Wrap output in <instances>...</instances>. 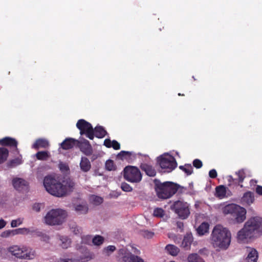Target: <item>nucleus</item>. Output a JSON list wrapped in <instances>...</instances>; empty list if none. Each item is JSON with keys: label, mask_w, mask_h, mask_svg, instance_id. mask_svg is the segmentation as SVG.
Returning a JSON list of instances; mask_svg holds the SVG:
<instances>
[{"label": "nucleus", "mask_w": 262, "mask_h": 262, "mask_svg": "<svg viewBox=\"0 0 262 262\" xmlns=\"http://www.w3.org/2000/svg\"><path fill=\"white\" fill-rule=\"evenodd\" d=\"M30 232V230L28 228H18L16 229L12 230V235H15L17 234H28Z\"/></svg>", "instance_id": "obj_36"}, {"label": "nucleus", "mask_w": 262, "mask_h": 262, "mask_svg": "<svg viewBox=\"0 0 262 262\" xmlns=\"http://www.w3.org/2000/svg\"><path fill=\"white\" fill-rule=\"evenodd\" d=\"M153 214L156 217H162L164 215V210L161 208H157L154 210Z\"/></svg>", "instance_id": "obj_41"}, {"label": "nucleus", "mask_w": 262, "mask_h": 262, "mask_svg": "<svg viewBox=\"0 0 262 262\" xmlns=\"http://www.w3.org/2000/svg\"><path fill=\"white\" fill-rule=\"evenodd\" d=\"M7 251L12 256L19 259H33L34 255V253L27 252L26 248H21L17 245H13L7 249Z\"/></svg>", "instance_id": "obj_8"}, {"label": "nucleus", "mask_w": 262, "mask_h": 262, "mask_svg": "<svg viewBox=\"0 0 262 262\" xmlns=\"http://www.w3.org/2000/svg\"><path fill=\"white\" fill-rule=\"evenodd\" d=\"M255 192L259 195H262V186L257 185L255 188Z\"/></svg>", "instance_id": "obj_55"}, {"label": "nucleus", "mask_w": 262, "mask_h": 262, "mask_svg": "<svg viewBox=\"0 0 262 262\" xmlns=\"http://www.w3.org/2000/svg\"><path fill=\"white\" fill-rule=\"evenodd\" d=\"M0 144L2 146L14 147L16 151L18 152L17 148L18 142L14 138L9 137H5L0 140Z\"/></svg>", "instance_id": "obj_13"}, {"label": "nucleus", "mask_w": 262, "mask_h": 262, "mask_svg": "<svg viewBox=\"0 0 262 262\" xmlns=\"http://www.w3.org/2000/svg\"><path fill=\"white\" fill-rule=\"evenodd\" d=\"M112 147H113L115 150H119L120 149V144L116 140H114L112 141Z\"/></svg>", "instance_id": "obj_51"}, {"label": "nucleus", "mask_w": 262, "mask_h": 262, "mask_svg": "<svg viewBox=\"0 0 262 262\" xmlns=\"http://www.w3.org/2000/svg\"><path fill=\"white\" fill-rule=\"evenodd\" d=\"M43 186L51 194L62 197L73 191L75 183L70 178H64L60 182L52 176H46L43 180Z\"/></svg>", "instance_id": "obj_1"}, {"label": "nucleus", "mask_w": 262, "mask_h": 262, "mask_svg": "<svg viewBox=\"0 0 262 262\" xmlns=\"http://www.w3.org/2000/svg\"><path fill=\"white\" fill-rule=\"evenodd\" d=\"M165 250L171 255L176 256L180 252V249L173 245L169 244L165 247Z\"/></svg>", "instance_id": "obj_27"}, {"label": "nucleus", "mask_w": 262, "mask_h": 262, "mask_svg": "<svg viewBox=\"0 0 262 262\" xmlns=\"http://www.w3.org/2000/svg\"><path fill=\"white\" fill-rule=\"evenodd\" d=\"M78 140L73 138H66L61 144L60 147L63 149L68 150L72 148L76 143Z\"/></svg>", "instance_id": "obj_16"}, {"label": "nucleus", "mask_w": 262, "mask_h": 262, "mask_svg": "<svg viewBox=\"0 0 262 262\" xmlns=\"http://www.w3.org/2000/svg\"><path fill=\"white\" fill-rule=\"evenodd\" d=\"M104 237L101 235H97L92 238V243L94 245L100 246L104 242Z\"/></svg>", "instance_id": "obj_35"}, {"label": "nucleus", "mask_w": 262, "mask_h": 262, "mask_svg": "<svg viewBox=\"0 0 262 262\" xmlns=\"http://www.w3.org/2000/svg\"><path fill=\"white\" fill-rule=\"evenodd\" d=\"M171 209L182 219H187L190 214L188 204L182 201L174 202Z\"/></svg>", "instance_id": "obj_7"}, {"label": "nucleus", "mask_w": 262, "mask_h": 262, "mask_svg": "<svg viewBox=\"0 0 262 262\" xmlns=\"http://www.w3.org/2000/svg\"><path fill=\"white\" fill-rule=\"evenodd\" d=\"M258 258V253L256 250L252 249L249 253L245 260L246 262H256Z\"/></svg>", "instance_id": "obj_26"}, {"label": "nucleus", "mask_w": 262, "mask_h": 262, "mask_svg": "<svg viewBox=\"0 0 262 262\" xmlns=\"http://www.w3.org/2000/svg\"><path fill=\"white\" fill-rule=\"evenodd\" d=\"M193 165L194 167H195L196 168H200L203 166V163L202 161L198 159H196L193 160Z\"/></svg>", "instance_id": "obj_48"}, {"label": "nucleus", "mask_w": 262, "mask_h": 262, "mask_svg": "<svg viewBox=\"0 0 262 262\" xmlns=\"http://www.w3.org/2000/svg\"><path fill=\"white\" fill-rule=\"evenodd\" d=\"M116 250V247L113 245H110L106 247H105L103 249V252L106 253L107 255H110V254L113 252H114Z\"/></svg>", "instance_id": "obj_46"}, {"label": "nucleus", "mask_w": 262, "mask_h": 262, "mask_svg": "<svg viewBox=\"0 0 262 262\" xmlns=\"http://www.w3.org/2000/svg\"><path fill=\"white\" fill-rule=\"evenodd\" d=\"M187 259L188 262H205L204 259L196 253L189 254Z\"/></svg>", "instance_id": "obj_32"}, {"label": "nucleus", "mask_w": 262, "mask_h": 262, "mask_svg": "<svg viewBox=\"0 0 262 262\" xmlns=\"http://www.w3.org/2000/svg\"><path fill=\"white\" fill-rule=\"evenodd\" d=\"M158 162L161 168L167 172L172 171L177 166L175 159L170 156H161L158 158Z\"/></svg>", "instance_id": "obj_9"}, {"label": "nucleus", "mask_w": 262, "mask_h": 262, "mask_svg": "<svg viewBox=\"0 0 262 262\" xmlns=\"http://www.w3.org/2000/svg\"><path fill=\"white\" fill-rule=\"evenodd\" d=\"M94 136L98 138H103L107 134L106 131L101 126H97L94 128Z\"/></svg>", "instance_id": "obj_25"}, {"label": "nucleus", "mask_w": 262, "mask_h": 262, "mask_svg": "<svg viewBox=\"0 0 262 262\" xmlns=\"http://www.w3.org/2000/svg\"><path fill=\"white\" fill-rule=\"evenodd\" d=\"M60 241L62 242L61 246L62 248L67 249L70 246L71 242L67 237H61L60 238Z\"/></svg>", "instance_id": "obj_40"}, {"label": "nucleus", "mask_w": 262, "mask_h": 262, "mask_svg": "<svg viewBox=\"0 0 262 262\" xmlns=\"http://www.w3.org/2000/svg\"><path fill=\"white\" fill-rule=\"evenodd\" d=\"M257 183V180L252 179L250 181V185H255Z\"/></svg>", "instance_id": "obj_59"}, {"label": "nucleus", "mask_w": 262, "mask_h": 262, "mask_svg": "<svg viewBox=\"0 0 262 262\" xmlns=\"http://www.w3.org/2000/svg\"><path fill=\"white\" fill-rule=\"evenodd\" d=\"M236 174L238 177V183H242L246 178V173L244 169H241L237 172H236Z\"/></svg>", "instance_id": "obj_37"}, {"label": "nucleus", "mask_w": 262, "mask_h": 262, "mask_svg": "<svg viewBox=\"0 0 262 262\" xmlns=\"http://www.w3.org/2000/svg\"><path fill=\"white\" fill-rule=\"evenodd\" d=\"M112 141L109 139H106L104 141V145L107 148L112 147Z\"/></svg>", "instance_id": "obj_53"}, {"label": "nucleus", "mask_w": 262, "mask_h": 262, "mask_svg": "<svg viewBox=\"0 0 262 262\" xmlns=\"http://www.w3.org/2000/svg\"><path fill=\"white\" fill-rule=\"evenodd\" d=\"M155 190L157 196L160 199H167L171 197L178 190L180 186L172 182L161 183L155 180Z\"/></svg>", "instance_id": "obj_4"}, {"label": "nucleus", "mask_w": 262, "mask_h": 262, "mask_svg": "<svg viewBox=\"0 0 262 262\" xmlns=\"http://www.w3.org/2000/svg\"><path fill=\"white\" fill-rule=\"evenodd\" d=\"M246 211L244 208L239 207V209H237V212L235 213L234 216H235V220L237 223L243 222L246 219Z\"/></svg>", "instance_id": "obj_20"}, {"label": "nucleus", "mask_w": 262, "mask_h": 262, "mask_svg": "<svg viewBox=\"0 0 262 262\" xmlns=\"http://www.w3.org/2000/svg\"><path fill=\"white\" fill-rule=\"evenodd\" d=\"M92 236L91 235H87L82 237V243L85 244H90L91 242H92Z\"/></svg>", "instance_id": "obj_45"}, {"label": "nucleus", "mask_w": 262, "mask_h": 262, "mask_svg": "<svg viewBox=\"0 0 262 262\" xmlns=\"http://www.w3.org/2000/svg\"><path fill=\"white\" fill-rule=\"evenodd\" d=\"M262 235V217L259 216L250 218L245 224L237 235L238 241L246 242Z\"/></svg>", "instance_id": "obj_2"}, {"label": "nucleus", "mask_w": 262, "mask_h": 262, "mask_svg": "<svg viewBox=\"0 0 262 262\" xmlns=\"http://www.w3.org/2000/svg\"><path fill=\"white\" fill-rule=\"evenodd\" d=\"M40 206H41V204L35 203L33 206V207H32L33 210L36 212H39V211H40Z\"/></svg>", "instance_id": "obj_54"}, {"label": "nucleus", "mask_w": 262, "mask_h": 262, "mask_svg": "<svg viewBox=\"0 0 262 262\" xmlns=\"http://www.w3.org/2000/svg\"><path fill=\"white\" fill-rule=\"evenodd\" d=\"M169 262H175V261H169Z\"/></svg>", "instance_id": "obj_61"}, {"label": "nucleus", "mask_w": 262, "mask_h": 262, "mask_svg": "<svg viewBox=\"0 0 262 262\" xmlns=\"http://www.w3.org/2000/svg\"><path fill=\"white\" fill-rule=\"evenodd\" d=\"M178 95H179V96H184V94H181V93H179V94H178Z\"/></svg>", "instance_id": "obj_60"}, {"label": "nucleus", "mask_w": 262, "mask_h": 262, "mask_svg": "<svg viewBox=\"0 0 262 262\" xmlns=\"http://www.w3.org/2000/svg\"><path fill=\"white\" fill-rule=\"evenodd\" d=\"M193 241L192 234L191 233H186L183 238L181 247L185 250H190Z\"/></svg>", "instance_id": "obj_15"}, {"label": "nucleus", "mask_w": 262, "mask_h": 262, "mask_svg": "<svg viewBox=\"0 0 262 262\" xmlns=\"http://www.w3.org/2000/svg\"><path fill=\"white\" fill-rule=\"evenodd\" d=\"M80 166L81 169L84 172L88 171L91 168V163L89 160L86 157L81 158Z\"/></svg>", "instance_id": "obj_23"}, {"label": "nucleus", "mask_w": 262, "mask_h": 262, "mask_svg": "<svg viewBox=\"0 0 262 262\" xmlns=\"http://www.w3.org/2000/svg\"><path fill=\"white\" fill-rule=\"evenodd\" d=\"M230 231L221 225H216L210 235V243L213 248L226 250L231 243Z\"/></svg>", "instance_id": "obj_3"}, {"label": "nucleus", "mask_w": 262, "mask_h": 262, "mask_svg": "<svg viewBox=\"0 0 262 262\" xmlns=\"http://www.w3.org/2000/svg\"><path fill=\"white\" fill-rule=\"evenodd\" d=\"M124 178L131 183H139L142 180V174L137 167L133 166H126L123 170Z\"/></svg>", "instance_id": "obj_6"}, {"label": "nucleus", "mask_w": 262, "mask_h": 262, "mask_svg": "<svg viewBox=\"0 0 262 262\" xmlns=\"http://www.w3.org/2000/svg\"><path fill=\"white\" fill-rule=\"evenodd\" d=\"M23 219L21 218H18L16 220H13L11 222V226L12 227H16L18 225H21L23 223Z\"/></svg>", "instance_id": "obj_43"}, {"label": "nucleus", "mask_w": 262, "mask_h": 262, "mask_svg": "<svg viewBox=\"0 0 262 262\" xmlns=\"http://www.w3.org/2000/svg\"><path fill=\"white\" fill-rule=\"evenodd\" d=\"M142 235L146 238L149 239L153 237L154 233L148 230H143L141 232Z\"/></svg>", "instance_id": "obj_44"}, {"label": "nucleus", "mask_w": 262, "mask_h": 262, "mask_svg": "<svg viewBox=\"0 0 262 262\" xmlns=\"http://www.w3.org/2000/svg\"><path fill=\"white\" fill-rule=\"evenodd\" d=\"M121 188L123 191L125 192H130L133 190L132 187L125 182H123L121 184Z\"/></svg>", "instance_id": "obj_42"}, {"label": "nucleus", "mask_w": 262, "mask_h": 262, "mask_svg": "<svg viewBox=\"0 0 262 262\" xmlns=\"http://www.w3.org/2000/svg\"><path fill=\"white\" fill-rule=\"evenodd\" d=\"M177 226L178 228L180 229L181 231H182L184 228V224L182 222H178L177 223Z\"/></svg>", "instance_id": "obj_57"}, {"label": "nucleus", "mask_w": 262, "mask_h": 262, "mask_svg": "<svg viewBox=\"0 0 262 262\" xmlns=\"http://www.w3.org/2000/svg\"><path fill=\"white\" fill-rule=\"evenodd\" d=\"M35 156L37 160L45 161L50 157V155L48 151H40L36 154Z\"/></svg>", "instance_id": "obj_29"}, {"label": "nucleus", "mask_w": 262, "mask_h": 262, "mask_svg": "<svg viewBox=\"0 0 262 262\" xmlns=\"http://www.w3.org/2000/svg\"><path fill=\"white\" fill-rule=\"evenodd\" d=\"M6 225V222L3 219L0 220V229L4 228Z\"/></svg>", "instance_id": "obj_58"}, {"label": "nucleus", "mask_w": 262, "mask_h": 262, "mask_svg": "<svg viewBox=\"0 0 262 262\" xmlns=\"http://www.w3.org/2000/svg\"><path fill=\"white\" fill-rule=\"evenodd\" d=\"M227 188L224 185H220L215 188V196L220 199L226 197Z\"/></svg>", "instance_id": "obj_22"}, {"label": "nucleus", "mask_w": 262, "mask_h": 262, "mask_svg": "<svg viewBox=\"0 0 262 262\" xmlns=\"http://www.w3.org/2000/svg\"><path fill=\"white\" fill-rule=\"evenodd\" d=\"M209 225L208 223H202L196 229V231L199 235H203L209 231Z\"/></svg>", "instance_id": "obj_24"}, {"label": "nucleus", "mask_w": 262, "mask_h": 262, "mask_svg": "<svg viewBox=\"0 0 262 262\" xmlns=\"http://www.w3.org/2000/svg\"><path fill=\"white\" fill-rule=\"evenodd\" d=\"M9 155L8 150L5 147H0V164L5 162Z\"/></svg>", "instance_id": "obj_30"}, {"label": "nucleus", "mask_w": 262, "mask_h": 262, "mask_svg": "<svg viewBox=\"0 0 262 262\" xmlns=\"http://www.w3.org/2000/svg\"><path fill=\"white\" fill-rule=\"evenodd\" d=\"M75 210L79 214H86L89 210L88 205L86 202H82L75 206Z\"/></svg>", "instance_id": "obj_21"}, {"label": "nucleus", "mask_w": 262, "mask_h": 262, "mask_svg": "<svg viewBox=\"0 0 262 262\" xmlns=\"http://www.w3.org/2000/svg\"><path fill=\"white\" fill-rule=\"evenodd\" d=\"M228 186L231 187L232 186H237L239 185L241 187H243V185L238 183L237 179H234L231 176L228 177Z\"/></svg>", "instance_id": "obj_34"}, {"label": "nucleus", "mask_w": 262, "mask_h": 262, "mask_svg": "<svg viewBox=\"0 0 262 262\" xmlns=\"http://www.w3.org/2000/svg\"><path fill=\"white\" fill-rule=\"evenodd\" d=\"M1 237L6 238L12 235V230H8L3 232L1 235Z\"/></svg>", "instance_id": "obj_49"}, {"label": "nucleus", "mask_w": 262, "mask_h": 262, "mask_svg": "<svg viewBox=\"0 0 262 262\" xmlns=\"http://www.w3.org/2000/svg\"><path fill=\"white\" fill-rule=\"evenodd\" d=\"M58 262H78L77 260L67 258V259H60Z\"/></svg>", "instance_id": "obj_56"}, {"label": "nucleus", "mask_w": 262, "mask_h": 262, "mask_svg": "<svg viewBox=\"0 0 262 262\" xmlns=\"http://www.w3.org/2000/svg\"><path fill=\"white\" fill-rule=\"evenodd\" d=\"M255 200L254 193L248 191L244 193L241 198V203L243 205L250 206L254 203Z\"/></svg>", "instance_id": "obj_14"}, {"label": "nucleus", "mask_w": 262, "mask_h": 262, "mask_svg": "<svg viewBox=\"0 0 262 262\" xmlns=\"http://www.w3.org/2000/svg\"><path fill=\"white\" fill-rule=\"evenodd\" d=\"M78 146L80 151L86 156H89L93 153V148L89 141L83 139L81 142L78 141Z\"/></svg>", "instance_id": "obj_11"}, {"label": "nucleus", "mask_w": 262, "mask_h": 262, "mask_svg": "<svg viewBox=\"0 0 262 262\" xmlns=\"http://www.w3.org/2000/svg\"><path fill=\"white\" fill-rule=\"evenodd\" d=\"M209 176L212 179H215L217 177V174L215 169H213L209 171Z\"/></svg>", "instance_id": "obj_52"}, {"label": "nucleus", "mask_w": 262, "mask_h": 262, "mask_svg": "<svg viewBox=\"0 0 262 262\" xmlns=\"http://www.w3.org/2000/svg\"><path fill=\"white\" fill-rule=\"evenodd\" d=\"M67 212L61 209H52L45 217V223L49 225H60L67 217Z\"/></svg>", "instance_id": "obj_5"}, {"label": "nucleus", "mask_w": 262, "mask_h": 262, "mask_svg": "<svg viewBox=\"0 0 262 262\" xmlns=\"http://www.w3.org/2000/svg\"><path fill=\"white\" fill-rule=\"evenodd\" d=\"M105 168L109 171L114 170L116 169V165L113 160H108L105 162Z\"/></svg>", "instance_id": "obj_38"}, {"label": "nucleus", "mask_w": 262, "mask_h": 262, "mask_svg": "<svg viewBox=\"0 0 262 262\" xmlns=\"http://www.w3.org/2000/svg\"><path fill=\"white\" fill-rule=\"evenodd\" d=\"M68 225L71 231L74 234L77 235L81 233V228L78 227L75 222L73 221H70Z\"/></svg>", "instance_id": "obj_28"}, {"label": "nucleus", "mask_w": 262, "mask_h": 262, "mask_svg": "<svg viewBox=\"0 0 262 262\" xmlns=\"http://www.w3.org/2000/svg\"><path fill=\"white\" fill-rule=\"evenodd\" d=\"M132 155V152L122 150L117 155V159L121 160H128L130 158Z\"/></svg>", "instance_id": "obj_31"}, {"label": "nucleus", "mask_w": 262, "mask_h": 262, "mask_svg": "<svg viewBox=\"0 0 262 262\" xmlns=\"http://www.w3.org/2000/svg\"><path fill=\"white\" fill-rule=\"evenodd\" d=\"M10 165L12 166L15 165H19L21 163V160L19 158H16L13 160H12L10 162Z\"/></svg>", "instance_id": "obj_50"}, {"label": "nucleus", "mask_w": 262, "mask_h": 262, "mask_svg": "<svg viewBox=\"0 0 262 262\" xmlns=\"http://www.w3.org/2000/svg\"><path fill=\"white\" fill-rule=\"evenodd\" d=\"M12 184L15 189L19 191L27 190L28 189V183L21 178L14 179Z\"/></svg>", "instance_id": "obj_12"}, {"label": "nucleus", "mask_w": 262, "mask_h": 262, "mask_svg": "<svg viewBox=\"0 0 262 262\" xmlns=\"http://www.w3.org/2000/svg\"><path fill=\"white\" fill-rule=\"evenodd\" d=\"M239 209V206L234 204H228L225 206L223 209V212L224 214H230L233 215Z\"/></svg>", "instance_id": "obj_19"}, {"label": "nucleus", "mask_w": 262, "mask_h": 262, "mask_svg": "<svg viewBox=\"0 0 262 262\" xmlns=\"http://www.w3.org/2000/svg\"><path fill=\"white\" fill-rule=\"evenodd\" d=\"M58 167L59 169L63 172H66L69 170L68 165L63 162H60Z\"/></svg>", "instance_id": "obj_47"}, {"label": "nucleus", "mask_w": 262, "mask_h": 262, "mask_svg": "<svg viewBox=\"0 0 262 262\" xmlns=\"http://www.w3.org/2000/svg\"><path fill=\"white\" fill-rule=\"evenodd\" d=\"M179 168L183 171L187 176L190 175L193 172V168L190 164H186L181 165Z\"/></svg>", "instance_id": "obj_33"}, {"label": "nucleus", "mask_w": 262, "mask_h": 262, "mask_svg": "<svg viewBox=\"0 0 262 262\" xmlns=\"http://www.w3.org/2000/svg\"><path fill=\"white\" fill-rule=\"evenodd\" d=\"M140 167L142 171H144L149 177H154L156 174V171L151 165L146 163H142Z\"/></svg>", "instance_id": "obj_18"}, {"label": "nucleus", "mask_w": 262, "mask_h": 262, "mask_svg": "<svg viewBox=\"0 0 262 262\" xmlns=\"http://www.w3.org/2000/svg\"><path fill=\"white\" fill-rule=\"evenodd\" d=\"M103 198L97 195H92L91 197V202L96 205H98L103 202Z\"/></svg>", "instance_id": "obj_39"}, {"label": "nucleus", "mask_w": 262, "mask_h": 262, "mask_svg": "<svg viewBox=\"0 0 262 262\" xmlns=\"http://www.w3.org/2000/svg\"><path fill=\"white\" fill-rule=\"evenodd\" d=\"M76 127L80 130L81 135H85L90 140L94 139V130L90 123L84 119H79L76 123Z\"/></svg>", "instance_id": "obj_10"}, {"label": "nucleus", "mask_w": 262, "mask_h": 262, "mask_svg": "<svg viewBox=\"0 0 262 262\" xmlns=\"http://www.w3.org/2000/svg\"><path fill=\"white\" fill-rule=\"evenodd\" d=\"M49 146L48 141L45 139L39 138L37 139L32 145V148L38 150V149L47 148Z\"/></svg>", "instance_id": "obj_17"}]
</instances>
